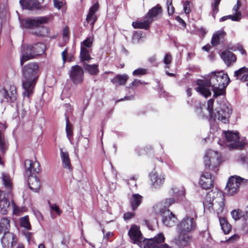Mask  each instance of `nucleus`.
<instances>
[{
  "label": "nucleus",
  "mask_w": 248,
  "mask_h": 248,
  "mask_svg": "<svg viewBox=\"0 0 248 248\" xmlns=\"http://www.w3.org/2000/svg\"><path fill=\"white\" fill-rule=\"evenodd\" d=\"M39 72V66L35 63H29L23 67L22 85L24 98H29L33 93Z\"/></svg>",
  "instance_id": "nucleus-1"
},
{
  "label": "nucleus",
  "mask_w": 248,
  "mask_h": 248,
  "mask_svg": "<svg viewBox=\"0 0 248 248\" xmlns=\"http://www.w3.org/2000/svg\"><path fill=\"white\" fill-rule=\"evenodd\" d=\"M216 77L217 73L212 72L205 79L198 80L197 85L199 87L196 88V91L205 97H207L211 95V88L214 93V97L219 96L217 92V79Z\"/></svg>",
  "instance_id": "nucleus-2"
},
{
  "label": "nucleus",
  "mask_w": 248,
  "mask_h": 248,
  "mask_svg": "<svg viewBox=\"0 0 248 248\" xmlns=\"http://www.w3.org/2000/svg\"><path fill=\"white\" fill-rule=\"evenodd\" d=\"M46 46L42 43H38L33 45H29L22 52V57L20 59V64L23 63L36 56L41 55L45 51Z\"/></svg>",
  "instance_id": "nucleus-3"
},
{
  "label": "nucleus",
  "mask_w": 248,
  "mask_h": 248,
  "mask_svg": "<svg viewBox=\"0 0 248 248\" xmlns=\"http://www.w3.org/2000/svg\"><path fill=\"white\" fill-rule=\"evenodd\" d=\"M232 114V108L230 104L224 101L219 104V106L215 110L214 114H211L210 121L216 119L224 124L229 122V118Z\"/></svg>",
  "instance_id": "nucleus-4"
},
{
  "label": "nucleus",
  "mask_w": 248,
  "mask_h": 248,
  "mask_svg": "<svg viewBox=\"0 0 248 248\" xmlns=\"http://www.w3.org/2000/svg\"><path fill=\"white\" fill-rule=\"evenodd\" d=\"M50 20L47 16L27 17L20 19L21 27L22 28L33 29L42 27V25L46 24Z\"/></svg>",
  "instance_id": "nucleus-5"
},
{
  "label": "nucleus",
  "mask_w": 248,
  "mask_h": 248,
  "mask_svg": "<svg viewBox=\"0 0 248 248\" xmlns=\"http://www.w3.org/2000/svg\"><path fill=\"white\" fill-rule=\"evenodd\" d=\"M210 199L209 208L211 207L218 213L223 211L224 206V197L219 191H211L207 195V199Z\"/></svg>",
  "instance_id": "nucleus-6"
},
{
  "label": "nucleus",
  "mask_w": 248,
  "mask_h": 248,
  "mask_svg": "<svg viewBox=\"0 0 248 248\" xmlns=\"http://www.w3.org/2000/svg\"><path fill=\"white\" fill-rule=\"evenodd\" d=\"M220 159L221 156L218 152L208 150L204 158L205 167L211 168L214 171L217 172L218 170L217 167L220 164Z\"/></svg>",
  "instance_id": "nucleus-7"
},
{
  "label": "nucleus",
  "mask_w": 248,
  "mask_h": 248,
  "mask_svg": "<svg viewBox=\"0 0 248 248\" xmlns=\"http://www.w3.org/2000/svg\"><path fill=\"white\" fill-rule=\"evenodd\" d=\"M247 180L236 175L231 176L227 182L225 190L228 195L233 196L239 191L240 187L245 184Z\"/></svg>",
  "instance_id": "nucleus-8"
},
{
  "label": "nucleus",
  "mask_w": 248,
  "mask_h": 248,
  "mask_svg": "<svg viewBox=\"0 0 248 248\" xmlns=\"http://www.w3.org/2000/svg\"><path fill=\"white\" fill-rule=\"evenodd\" d=\"M197 223L195 219L192 217L186 216L177 225V232L190 233L196 229Z\"/></svg>",
  "instance_id": "nucleus-9"
},
{
  "label": "nucleus",
  "mask_w": 248,
  "mask_h": 248,
  "mask_svg": "<svg viewBox=\"0 0 248 248\" xmlns=\"http://www.w3.org/2000/svg\"><path fill=\"white\" fill-rule=\"evenodd\" d=\"M165 239L163 234L160 233L154 238L145 240L144 248H172L166 244H163Z\"/></svg>",
  "instance_id": "nucleus-10"
},
{
  "label": "nucleus",
  "mask_w": 248,
  "mask_h": 248,
  "mask_svg": "<svg viewBox=\"0 0 248 248\" xmlns=\"http://www.w3.org/2000/svg\"><path fill=\"white\" fill-rule=\"evenodd\" d=\"M3 97L2 101L14 102L17 98L16 88L11 84H6L1 91Z\"/></svg>",
  "instance_id": "nucleus-11"
},
{
  "label": "nucleus",
  "mask_w": 248,
  "mask_h": 248,
  "mask_svg": "<svg viewBox=\"0 0 248 248\" xmlns=\"http://www.w3.org/2000/svg\"><path fill=\"white\" fill-rule=\"evenodd\" d=\"M83 69L78 65L73 66L69 72L70 79L74 84H80L84 78Z\"/></svg>",
  "instance_id": "nucleus-12"
},
{
  "label": "nucleus",
  "mask_w": 248,
  "mask_h": 248,
  "mask_svg": "<svg viewBox=\"0 0 248 248\" xmlns=\"http://www.w3.org/2000/svg\"><path fill=\"white\" fill-rule=\"evenodd\" d=\"M217 92L219 96L225 94V89L230 82V78L227 74H224L222 71L217 72Z\"/></svg>",
  "instance_id": "nucleus-13"
},
{
  "label": "nucleus",
  "mask_w": 248,
  "mask_h": 248,
  "mask_svg": "<svg viewBox=\"0 0 248 248\" xmlns=\"http://www.w3.org/2000/svg\"><path fill=\"white\" fill-rule=\"evenodd\" d=\"M178 235L175 238V244L179 248H184L190 245L192 236L190 233L177 232Z\"/></svg>",
  "instance_id": "nucleus-14"
},
{
  "label": "nucleus",
  "mask_w": 248,
  "mask_h": 248,
  "mask_svg": "<svg viewBox=\"0 0 248 248\" xmlns=\"http://www.w3.org/2000/svg\"><path fill=\"white\" fill-rule=\"evenodd\" d=\"M162 217V222L166 226H174L177 219V217L169 209H161L159 211Z\"/></svg>",
  "instance_id": "nucleus-15"
},
{
  "label": "nucleus",
  "mask_w": 248,
  "mask_h": 248,
  "mask_svg": "<svg viewBox=\"0 0 248 248\" xmlns=\"http://www.w3.org/2000/svg\"><path fill=\"white\" fill-rule=\"evenodd\" d=\"M151 182V187L153 189H159L164 184L165 177L163 174H158L156 172L152 171L149 174Z\"/></svg>",
  "instance_id": "nucleus-16"
},
{
  "label": "nucleus",
  "mask_w": 248,
  "mask_h": 248,
  "mask_svg": "<svg viewBox=\"0 0 248 248\" xmlns=\"http://www.w3.org/2000/svg\"><path fill=\"white\" fill-rule=\"evenodd\" d=\"M128 235L133 243L137 244L140 247H141L143 237L138 226L132 225L128 231Z\"/></svg>",
  "instance_id": "nucleus-17"
},
{
  "label": "nucleus",
  "mask_w": 248,
  "mask_h": 248,
  "mask_svg": "<svg viewBox=\"0 0 248 248\" xmlns=\"http://www.w3.org/2000/svg\"><path fill=\"white\" fill-rule=\"evenodd\" d=\"M1 242L3 248H13L16 243V237L14 233L7 231L4 232Z\"/></svg>",
  "instance_id": "nucleus-18"
},
{
  "label": "nucleus",
  "mask_w": 248,
  "mask_h": 248,
  "mask_svg": "<svg viewBox=\"0 0 248 248\" xmlns=\"http://www.w3.org/2000/svg\"><path fill=\"white\" fill-rule=\"evenodd\" d=\"M225 136L227 142L230 143L228 144L229 148H236L241 145L239 141V138L238 133H233L231 131L226 132Z\"/></svg>",
  "instance_id": "nucleus-19"
},
{
  "label": "nucleus",
  "mask_w": 248,
  "mask_h": 248,
  "mask_svg": "<svg viewBox=\"0 0 248 248\" xmlns=\"http://www.w3.org/2000/svg\"><path fill=\"white\" fill-rule=\"evenodd\" d=\"M99 8V4L97 2L94 3L89 10V12L87 15L86 20L87 24H90L91 28L93 29V25L97 20V16L95 13L98 11Z\"/></svg>",
  "instance_id": "nucleus-20"
},
{
  "label": "nucleus",
  "mask_w": 248,
  "mask_h": 248,
  "mask_svg": "<svg viewBox=\"0 0 248 248\" xmlns=\"http://www.w3.org/2000/svg\"><path fill=\"white\" fill-rule=\"evenodd\" d=\"M6 126L2 124H0V152L4 154L8 149L9 143L8 140L4 135V131Z\"/></svg>",
  "instance_id": "nucleus-21"
},
{
  "label": "nucleus",
  "mask_w": 248,
  "mask_h": 248,
  "mask_svg": "<svg viewBox=\"0 0 248 248\" xmlns=\"http://www.w3.org/2000/svg\"><path fill=\"white\" fill-rule=\"evenodd\" d=\"M199 184L203 189L211 188L213 186V179L210 173H203L201 176Z\"/></svg>",
  "instance_id": "nucleus-22"
},
{
  "label": "nucleus",
  "mask_w": 248,
  "mask_h": 248,
  "mask_svg": "<svg viewBox=\"0 0 248 248\" xmlns=\"http://www.w3.org/2000/svg\"><path fill=\"white\" fill-rule=\"evenodd\" d=\"M162 13L161 7L159 4H157L150 9L146 14L145 16L152 23L154 20L156 19L157 17L162 14Z\"/></svg>",
  "instance_id": "nucleus-23"
},
{
  "label": "nucleus",
  "mask_w": 248,
  "mask_h": 248,
  "mask_svg": "<svg viewBox=\"0 0 248 248\" xmlns=\"http://www.w3.org/2000/svg\"><path fill=\"white\" fill-rule=\"evenodd\" d=\"M19 3L23 9L33 10L41 7L40 3L36 0H20Z\"/></svg>",
  "instance_id": "nucleus-24"
},
{
  "label": "nucleus",
  "mask_w": 248,
  "mask_h": 248,
  "mask_svg": "<svg viewBox=\"0 0 248 248\" xmlns=\"http://www.w3.org/2000/svg\"><path fill=\"white\" fill-rule=\"evenodd\" d=\"M25 166L26 168L27 173L31 174L32 172L38 173L40 171V164L38 161H31L30 160L25 161Z\"/></svg>",
  "instance_id": "nucleus-25"
},
{
  "label": "nucleus",
  "mask_w": 248,
  "mask_h": 248,
  "mask_svg": "<svg viewBox=\"0 0 248 248\" xmlns=\"http://www.w3.org/2000/svg\"><path fill=\"white\" fill-rule=\"evenodd\" d=\"M220 56L225 64L228 66L231 65L236 61L235 55L232 52L225 50L221 52Z\"/></svg>",
  "instance_id": "nucleus-26"
},
{
  "label": "nucleus",
  "mask_w": 248,
  "mask_h": 248,
  "mask_svg": "<svg viewBox=\"0 0 248 248\" xmlns=\"http://www.w3.org/2000/svg\"><path fill=\"white\" fill-rule=\"evenodd\" d=\"M233 77L242 82L248 81V68L244 66L234 71Z\"/></svg>",
  "instance_id": "nucleus-27"
},
{
  "label": "nucleus",
  "mask_w": 248,
  "mask_h": 248,
  "mask_svg": "<svg viewBox=\"0 0 248 248\" xmlns=\"http://www.w3.org/2000/svg\"><path fill=\"white\" fill-rule=\"evenodd\" d=\"M28 185L31 190L37 192L40 187V182L39 178L33 174H29Z\"/></svg>",
  "instance_id": "nucleus-28"
},
{
  "label": "nucleus",
  "mask_w": 248,
  "mask_h": 248,
  "mask_svg": "<svg viewBox=\"0 0 248 248\" xmlns=\"http://www.w3.org/2000/svg\"><path fill=\"white\" fill-rule=\"evenodd\" d=\"M10 202L2 191H0V213L6 214L9 208Z\"/></svg>",
  "instance_id": "nucleus-29"
},
{
  "label": "nucleus",
  "mask_w": 248,
  "mask_h": 248,
  "mask_svg": "<svg viewBox=\"0 0 248 248\" xmlns=\"http://www.w3.org/2000/svg\"><path fill=\"white\" fill-rule=\"evenodd\" d=\"M226 36V32L223 30L216 31L213 35L211 43L213 46L219 45Z\"/></svg>",
  "instance_id": "nucleus-30"
},
{
  "label": "nucleus",
  "mask_w": 248,
  "mask_h": 248,
  "mask_svg": "<svg viewBox=\"0 0 248 248\" xmlns=\"http://www.w3.org/2000/svg\"><path fill=\"white\" fill-rule=\"evenodd\" d=\"M151 24V23L147 18H146V17L145 16L143 20H140L133 22L132 25L133 28L135 29L147 30L149 28Z\"/></svg>",
  "instance_id": "nucleus-31"
},
{
  "label": "nucleus",
  "mask_w": 248,
  "mask_h": 248,
  "mask_svg": "<svg viewBox=\"0 0 248 248\" xmlns=\"http://www.w3.org/2000/svg\"><path fill=\"white\" fill-rule=\"evenodd\" d=\"M142 200V197L139 194H133L129 198L131 207L133 210L136 209L140 204Z\"/></svg>",
  "instance_id": "nucleus-32"
},
{
  "label": "nucleus",
  "mask_w": 248,
  "mask_h": 248,
  "mask_svg": "<svg viewBox=\"0 0 248 248\" xmlns=\"http://www.w3.org/2000/svg\"><path fill=\"white\" fill-rule=\"evenodd\" d=\"M128 78V77L126 74L117 75L115 77L111 79V82L117 85H124L125 84Z\"/></svg>",
  "instance_id": "nucleus-33"
},
{
  "label": "nucleus",
  "mask_w": 248,
  "mask_h": 248,
  "mask_svg": "<svg viewBox=\"0 0 248 248\" xmlns=\"http://www.w3.org/2000/svg\"><path fill=\"white\" fill-rule=\"evenodd\" d=\"M61 157L62 161V164L63 168L68 169L69 170H72L70 160L69 157V154L67 152H63L61 149Z\"/></svg>",
  "instance_id": "nucleus-34"
},
{
  "label": "nucleus",
  "mask_w": 248,
  "mask_h": 248,
  "mask_svg": "<svg viewBox=\"0 0 248 248\" xmlns=\"http://www.w3.org/2000/svg\"><path fill=\"white\" fill-rule=\"evenodd\" d=\"M0 178L5 188L9 192L11 191L12 188V183L10 176L6 173L2 172Z\"/></svg>",
  "instance_id": "nucleus-35"
},
{
  "label": "nucleus",
  "mask_w": 248,
  "mask_h": 248,
  "mask_svg": "<svg viewBox=\"0 0 248 248\" xmlns=\"http://www.w3.org/2000/svg\"><path fill=\"white\" fill-rule=\"evenodd\" d=\"M48 204L50 208L51 217L52 218H54L56 217L54 213H55L56 215L58 216H60L62 212L56 203H50L49 202H48Z\"/></svg>",
  "instance_id": "nucleus-36"
},
{
  "label": "nucleus",
  "mask_w": 248,
  "mask_h": 248,
  "mask_svg": "<svg viewBox=\"0 0 248 248\" xmlns=\"http://www.w3.org/2000/svg\"><path fill=\"white\" fill-rule=\"evenodd\" d=\"M91 49L80 48V59L82 62H88L91 59L90 53Z\"/></svg>",
  "instance_id": "nucleus-37"
},
{
  "label": "nucleus",
  "mask_w": 248,
  "mask_h": 248,
  "mask_svg": "<svg viewBox=\"0 0 248 248\" xmlns=\"http://www.w3.org/2000/svg\"><path fill=\"white\" fill-rule=\"evenodd\" d=\"M219 222L222 230L225 234L229 233L231 230L230 224L224 218H219Z\"/></svg>",
  "instance_id": "nucleus-38"
},
{
  "label": "nucleus",
  "mask_w": 248,
  "mask_h": 248,
  "mask_svg": "<svg viewBox=\"0 0 248 248\" xmlns=\"http://www.w3.org/2000/svg\"><path fill=\"white\" fill-rule=\"evenodd\" d=\"M93 41V37L89 36L81 42L80 48L90 49Z\"/></svg>",
  "instance_id": "nucleus-39"
},
{
  "label": "nucleus",
  "mask_w": 248,
  "mask_h": 248,
  "mask_svg": "<svg viewBox=\"0 0 248 248\" xmlns=\"http://www.w3.org/2000/svg\"><path fill=\"white\" fill-rule=\"evenodd\" d=\"M85 70L91 75H97L99 72L98 65L97 64H86L85 66Z\"/></svg>",
  "instance_id": "nucleus-40"
},
{
  "label": "nucleus",
  "mask_w": 248,
  "mask_h": 248,
  "mask_svg": "<svg viewBox=\"0 0 248 248\" xmlns=\"http://www.w3.org/2000/svg\"><path fill=\"white\" fill-rule=\"evenodd\" d=\"M242 17V15L241 13H237L236 15H228L226 16H224L220 18L219 21L220 22H223L227 19H231L232 21H239Z\"/></svg>",
  "instance_id": "nucleus-41"
},
{
  "label": "nucleus",
  "mask_w": 248,
  "mask_h": 248,
  "mask_svg": "<svg viewBox=\"0 0 248 248\" xmlns=\"http://www.w3.org/2000/svg\"><path fill=\"white\" fill-rule=\"evenodd\" d=\"M20 225L21 227L24 228L27 230H31V226L29 222V219L28 216H26L20 218Z\"/></svg>",
  "instance_id": "nucleus-42"
},
{
  "label": "nucleus",
  "mask_w": 248,
  "mask_h": 248,
  "mask_svg": "<svg viewBox=\"0 0 248 248\" xmlns=\"http://www.w3.org/2000/svg\"><path fill=\"white\" fill-rule=\"evenodd\" d=\"M231 214L232 218L235 221L238 220L243 217L245 218L246 217V215L244 216L243 212L240 209H239L232 210L231 212Z\"/></svg>",
  "instance_id": "nucleus-43"
},
{
  "label": "nucleus",
  "mask_w": 248,
  "mask_h": 248,
  "mask_svg": "<svg viewBox=\"0 0 248 248\" xmlns=\"http://www.w3.org/2000/svg\"><path fill=\"white\" fill-rule=\"evenodd\" d=\"M0 227L4 230V232L8 231L10 227V220L7 217L1 218L0 220Z\"/></svg>",
  "instance_id": "nucleus-44"
},
{
  "label": "nucleus",
  "mask_w": 248,
  "mask_h": 248,
  "mask_svg": "<svg viewBox=\"0 0 248 248\" xmlns=\"http://www.w3.org/2000/svg\"><path fill=\"white\" fill-rule=\"evenodd\" d=\"M173 193L175 196H183L185 194V189L183 186H175L171 188Z\"/></svg>",
  "instance_id": "nucleus-45"
},
{
  "label": "nucleus",
  "mask_w": 248,
  "mask_h": 248,
  "mask_svg": "<svg viewBox=\"0 0 248 248\" xmlns=\"http://www.w3.org/2000/svg\"><path fill=\"white\" fill-rule=\"evenodd\" d=\"M175 201V199L173 198H167L162 201L160 204L161 205L163 206L165 208H167L173 204Z\"/></svg>",
  "instance_id": "nucleus-46"
},
{
  "label": "nucleus",
  "mask_w": 248,
  "mask_h": 248,
  "mask_svg": "<svg viewBox=\"0 0 248 248\" xmlns=\"http://www.w3.org/2000/svg\"><path fill=\"white\" fill-rule=\"evenodd\" d=\"M65 121H66V133L67 136L68 138H70V137L72 136V129L71 125L70 124V122L69 120V118L67 116H65Z\"/></svg>",
  "instance_id": "nucleus-47"
},
{
  "label": "nucleus",
  "mask_w": 248,
  "mask_h": 248,
  "mask_svg": "<svg viewBox=\"0 0 248 248\" xmlns=\"http://www.w3.org/2000/svg\"><path fill=\"white\" fill-rule=\"evenodd\" d=\"M172 61V57L170 53H167L165 55V57L163 59V62L166 64L165 68H170L169 65L171 63Z\"/></svg>",
  "instance_id": "nucleus-48"
},
{
  "label": "nucleus",
  "mask_w": 248,
  "mask_h": 248,
  "mask_svg": "<svg viewBox=\"0 0 248 248\" xmlns=\"http://www.w3.org/2000/svg\"><path fill=\"white\" fill-rule=\"evenodd\" d=\"M228 48L233 51H235L236 50H239L240 53L243 55H246V51L243 48V46L241 45H240L239 44L236 45L233 47H230L229 46Z\"/></svg>",
  "instance_id": "nucleus-49"
},
{
  "label": "nucleus",
  "mask_w": 248,
  "mask_h": 248,
  "mask_svg": "<svg viewBox=\"0 0 248 248\" xmlns=\"http://www.w3.org/2000/svg\"><path fill=\"white\" fill-rule=\"evenodd\" d=\"M166 5L168 14L169 15H172L174 12V8L172 4V0H167Z\"/></svg>",
  "instance_id": "nucleus-50"
},
{
  "label": "nucleus",
  "mask_w": 248,
  "mask_h": 248,
  "mask_svg": "<svg viewBox=\"0 0 248 248\" xmlns=\"http://www.w3.org/2000/svg\"><path fill=\"white\" fill-rule=\"evenodd\" d=\"M243 230L246 233H248V205L246 212V217H245V222L243 225Z\"/></svg>",
  "instance_id": "nucleus-51"
},
{
  "label": "nucleus",
  "mask_w": 248,
  "mask_h": 248,
  "mask_svg": "<svg viewBox=\"0 0 248 248\" xmlns=\"http://www.w3.org/2000/svg\"><path fill=\"white\" fill-rule=\"evenodd\" d=\"M213 100L212 99H209L207 102V110L209 112L210 117H211V114H214L215 112V111H213Z\"/></svg>",
  "instance_id": "nucleus-52"
},
{
  "label": "nucleus",
  "mask_w": 248,
  "mask_h": 248,
  "mask_svg": "<svg viewBox=\"0 0 248 248\" xmlns=\"http://www.w3.org/2000/svg\"><path fill=\"white\" fill-rule=\"evenodd\" d=\"M147 73V69L145 68H138L133 72L134 76H141Z\"/></svg>",
  "instance_id": "nucleus-53"
},
{
  "label": "nucleus",
  "mask_w": 248,
  "mask_h": 248,
  "mask_svg": "<svg viewBox=\"0 0 248 248\" xmlns=\"http://www.w3.org/2000/svg\"><path fill=\"white\" fill-rule=\"evenodd\" d=\"M148 61L154 66L157 67L158 65L156 55H153L149 57L148 59Z\"/></svg>",
  "instance_id": "nucleus-54"
},
{
  "label": "nucleus",
  "mask_w": 248,
  "mask_h": 248,
  "mask_svg": "<svg viewBox=\"0 0 248 248\" xmlns=\"http://www.w3.org/2000/svg\"><path fill=\"white\" fill-rule=\"evenodd\" d=\"M137 177H133L127 181V184L129 186L130 188L132 189L134 188V187H136V180L137 179Z\"/></svg>",
  "instance_id": "nucleus-55"
},
{
  "label": "nucleus",
  "mask_w": 248,
  "mask_h": 248,
  "mask_svg": "<svg viewBox=\"0 0 248 248\" xmlns=\"http://www.w3.org/2000/svg\"><path fill=\"white\" fill-rule=\"evenodd\" d=\"M241 6V3L239 0H237L236 2V4L233 6L232 9V11L233 12L234 15H236L237 13H241L239 11V9H240Z\"/></svg>",
  "instance_id": "nucleus-56"
},
{
  "label": "nucleus",
  "mask_w": 248,
  "mask_h": 248,
  "mask_svg": "<svg viewBox=\"0 0 248 248\" xmlns=\"http://www.w3.org/2000/svg\"><path fill=\"white\" fill-rule=\"evenodd\" d=\"M190 2L186 1L184 5V10L186 14H189L190 12Z\"/></svg>",
  "instance_id": "nucleus-57"
},
{
  "label": "nucleus",
  "mask_w": 248,
  "mask_h": 248,
  "mask_svg": "<svg viewBox=\"0 0 248 248\" xmlns=\"http://www.w3.org/2000/svg\"><path fill=\"white\" fill-rule=\"evenodd\" d=\"M54 5L55 8L60 9L62 6V2L58 0H53Z\"/></svg>",
  "instance_id": "nucleus-58"
},
{
  "label": "nucleus",
  "mask_w": 248,
  "mask_h": 248,
  "mask_svg": "<svg viewBox=\"0 0 248 248\" xmlns=\"http://www.w3.org/2000/svg\"><path fill=\"white\" fill-rule=\"evenodd\" d=\"M134 216V214L131 212H127L124 214V217L126 220L131 218Z\"/></svg>",
  "instance_id": "nucleus-59"
},
{
  "label": "nucleus",
  "mask_w": 248,
  "mask_h": 248,
  "mask_svg": "<svg viewBox=\"0 0 248 248\" xmlns=\"http://www.w3.org/2000/svg\"><path fill=\"white\" fill-rule=\"evenodd\" d=\"M24 234L27 241L29 242L32 237V233L28 232H24Z\"/></svg>",
  "instance_id": "nucleus-60"
},
{
  "label": "nucleus",
  "mask_w": 248,
  "mask_h": 248,
  "mask_svg": "<svg viewBox=\"0 0 248 248\" xmlns=\"http://www.w3.org/2000/svg\"><path fill=\"white\" fill-rule=\"evenodd\" d=\"M213 16L215 17V15L218 11V6L212 4Z\"/></svg>",
  "instance_id": "nucleus-61"
},
{
  "label": "nucleus",
  "mask_w": 248,
  "mask_h": 248,
  "mask_svg": "<svg viewBox=\"0 0 248 248\" xmlns=\"http://www.w3.org/2000/svg\"><path fill=\"white\" fill-rule=\"evenodd\" d=\"M66 53H67V50L66 49H65L64 51H63L62 53V60H63V62H65L66 61Z\"/></svg>",
  "instance_id": "nucleus-62"
},
{
  "label": "nucleus",
  "mask_w": 248,
  "mask_h": 248,
  "mask_svg": "<svg viewBox=\"0 0 248 248\" xmlns=\"http://www.w3.org/2000/svg\"><path fill=\"white\" fill-rule=\"evenodd\" d=\"M141 82L140 80L135 79L130 84L131 86L137 85L139 84H141Z\"/></svg>",
  "instance_id": "nucleus-63"
},
{
  "label": "nucleus",
  "mask_w": 248,
  "mask_h": 248,
  "mask_svg": "<svg viewBox=\"0 0 248 248\" xmlns=\"http://www.w3.org/2000/svg\"><path fill=\"white\" fill-rule=\"evenodd\" d=\"M239 237L237 235H234L233 236H232L229 239H228V241H232L236 240L237 239H238Z\"/></svg>",
  "instance_id": "nucleus-64"
}]
</instances>
